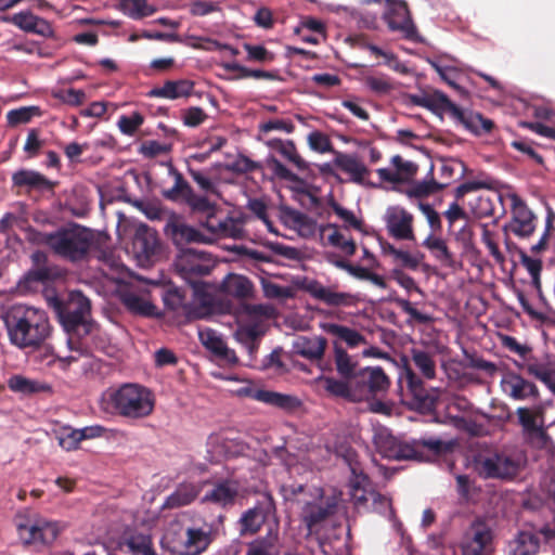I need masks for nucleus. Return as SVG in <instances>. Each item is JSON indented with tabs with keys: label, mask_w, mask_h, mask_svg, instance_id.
Segmentation results:
<instances>
[{
	"label": "nucleus",
	"mask_w": 555,
	"mask_h": 555,
	"mask_svg": "<svg viewBox=\"0 0 555 555\" xmlns=\"http://www.w3.org/2000/svg\"><path fill=\"white\" fill-rule=\"evenodd\" d=\"M3 322L10 343L18 349H38L52 330L44 310L25 305L11 307Z\"/></svg>",
	"instance_id": "f257e3e1"
},
{
	"label": "nucleus",
	"mask_w": 555,
	"mask_h": 555,
	"mask_svg": "<svg viewBox=\"0 0 555 555\" xmlns=\"http://www.w3.org/2000/svg\"><path fill=\"white\" fill-rule=\"evenodd\" d=\"M319 383L331 396L351 402L375 399L386 393L390 386L389 377L380 366L362 367L350 382H338L331 376H321Z\"/></svg>",
	"instance_id": "f03ea898"
},
{
	"label": "nucleus",
	"mask_w": 555,
	"mask_h": 555,
	"mask_svg": "<svg viewBox=\"0 0 555 555\" xmlns=\"http://www.w3.org/2000/svg\"><path fill=\"white\" fill-rule=\"evenodd\" d=\"M101 406L106 413L140 420L153 413L155 398L144 386L124 384L116 389H107L102 395Z\"/></svg>",
	"instance_id": "7ed1b4c3"
},
{
	"label": "nucleus",
	"mask_w": 555,
	"mask_h": 555,
	"mask_svg": "<svg viewBox=\"0 0 555 555\" xmlns=\"http://www.w3.org/2000/svg\"><path fill=\"white\" fill-rule=\"evenodd\" d=\"M375 444L383 457L396 461L427 462L431 456L441 455L451 449L450 443L434 436L405 442L390 434H380Z\"/></svg>",
	"instance_id": "20e7f679"
},
{
	"label": "nucleus",
	"mask_w": 555,
	"mask_h": 555,
	"mask_svg": "<svg viewBox=\"0 0 555 555\" xmlns=\"http://www.w3.org/2000/svg\"><path fill=\"white\" fill-rule=\"evenodd\" d=\"M41 242L60 258L79 262L88 257L94 244V234L91 230L74 223L44 233Z\"/></svg>",
	"instance_id": "39448f33"
},
{
	"label": "nucleus",
	"mask_w": 555,
	"mask_h": 555,
	"mask_svg": "<svg viewBox=\"0 0 555 555\" xmlns=\"http://www.w3.org/2000/svg\"><path fill=\"white\" fill-rule=\"evenodd\" d=\"M212 541L211 530L203 528H188L184 534L181 530H167L160 540V555H201Z\"/></svg>",
	"instance_id": "423d86ee"
},
{
	"label": "nucleus",
	"mask_w": 555,
	"mask_h": 555,
	"mask_svg": "<svg viewBox=\"0 0 555 555\" xmlns=\"http://www.w3.org/2000/svg\"><path fill=\"white\" fill-rule=\"evenodd\" d=\"M15 527L25 545L50 546L60 534L59 524L41 516L17 517Z\"/></svg>",
	"instance_id": "0eeeda50"
},
{
	"label": "nucleus",
	"mask_w": 555,
	"mask_h": 555,
	"mask_svg": "<svg viewBox=\"0 0 555 555\" xmlns=\"http://www.w3.org/2000/svg\"><path fill=\"white\" fill-rule=\"evenodd\" d=\"M406 392L404 403L410 410L421 414H431L436 411L440 399L438 388H426L422 378L409 366L404 371Z\"/></svg>",
	"instance_id": "6e6552de"
},
{
	"label": "nucleus",
	"mask_w": 555,
	"mask_h": 555,
	"mask_svg": "<svg viewBox=\"0 0 555 555\" xmlns=\"http://www.w3.org/2000/svg\"><path fill=\"white\" fill-rule=\"evenodd\" d=\"M50 305L67 333L77 332L81 326L86 328L90 301L80 292L72 293L67 301L54 297L50 300Z\"/></svg>",
	"instance_id": "1a4fd4ad"
},
{
	"label": "nucleus",
	"mask_w": 555,
	"mask_h": 555,
	"mask_svg": "<svg viewBox=\"0 0 555 555\" xmlns=\"http://www.w3.org/2000/svg\"><path fill=\"white\" fill-rule=\"evenodd\" d=\"M554 541L555 528L551 524H529L516 534L509 555H537L542 544L552 545Z\"/></svg>",
	"instance_id": "9d476101"
},
{
	"label": "nucleus",
	"mask_w": 555,
	"mask_h": 555,
	"mask_svg": "<svg viewBox=\"0 0 555 555\" xmlns=\"http://www.w3.org/2000/svg\"><path fill=\"white\" fill-rule=\"evenodd\" d=\"M522 466L520 456L494 453L476 462V468L483 478L511 480L518 475Z\"/></svg>",
	"instance_id": "9b49d317"
},
{
	"label": "nucleus",
	"mask_w": 555,
	"mask_h": 555,
	"mask_svg": "<svg viewBox=\"0 0 555 555\" xmlns=\"http://www.w3.org/2000/svg\"><path fill=\"white\" fill-rule=\"evenodd\" d=\"M338 508L337 498L321 495L318 500L307 502L301 509L300 520L306 526L308 533H318L323 524L334 516Z\"/></svg>",
	"instance_id": "f8f14e48"
},
{
	"label": "nucleus",
	"mask_w": 555,
	"mask_h": 555,
	"mask_svg": "<svg viewBox=\"0 0 555 555\" xmlns=\"http://www.w3.org/2000/svg\"><path fill=\"white\" fill-rule=\"evenodd\" d=\"M176 268L180 275L192 284L194 293L197 294L203 284L196 282L195 279L208 275L212 266L205 253L188 248L178 257Z\"/></svg>",
	"instance_id": "ddd939ff"
},
{
	"label": "nucleus",
	"mask_w": 555,
	"mask_h": 555,
	"mask_svg": "<svg viewBox=\"0 0 555 555\" xmlns=\"http://www.w3.org/2000/svg\"><path fill=\"white\" fill-rule=\"evenodd\" d=\"M494 533L482 518L475 519L466 531L461 544L462 555H487L492 551Z\"/></svg>",
	"instance_id": "4468645a"
},
{
	"label": "nucleus",
	"mask_w": 555,
	"mask_h": 555,
	"mask_svg": "<svg viewBox=\"0 0 555 555\" xmlns=\"http://www.w3.org/2000/svg\"><path fill=\"white\" fill-rule=\"evenodd\" d=\"M384 20L391 31L400 34L403 39L415 43H423L424 38L413 23L406 2L399 1L391 4L384 14Z\"/></svg>",
	"instance_id": "2eb2a0df"
},
{
	"label": "nucleus",
	"mask_w": 555,
	"mask_h": 555,
	"mask_svg": "<svg viewBox=\"0 0 555 555\" xmlns=\"http://www.w3.org/2000/svg\"><path fill=\"white\" fill-rule=\"evenodd\" d=\"M516 365L529 376L542 383L555 395V357L547 353H532Z\"/></svg>",
	"instance_id": "dca6fc26"
},
{
	"label": "nucleus",
	"mask_w": 555,
	"mask_h": 555,
	"mask_svg": "<svg viewBox=\"0 0 555 555\" xmlns=\"http://www.w3.org/2000/svg\"><path fill=\"white\" fill-rule=\"evenodd\" d=\"M352 474L354 475V480L351 481L352 487V499L356 505L365 504L370 499L372 500L373 509L388 518L393 517L395 511L391 504V500L379 492L371 491L367 492L364 489V486L369 482V478L366 475L360 473L357 474V469L354 467L351 468Z\"/></svg>",
	"instance_id": "f3484780"
},
{
	"label": "nucleus",
	"mask_w": 555,
	"mask_h": 555,
	"mask_svg": "<svg viewBox=\"0 0 555 555\" xmlns=\"http://www.w3.org/2000/svg\"><path fill=\"white\" fill-rule=\"evenodd\" d=\"M511 199L512 219L504 227L505 232H511L517 237L526 238L533 234L537 228V217L526 205L525 201L517 194H513Z\"/></svg>",
	"instance_id": "a211bd4d"
},
{
	"label": "nucleus",
	"mask_w": 555,
	"mask_h": 555,
	"mask_svg": "<svg viewBox=\"0 0 555 555\" xmlns=\"http://www.w3.org/2000/svg\"><path fill=\"white\" fill-rule=\"evenodd\" d=\"M211 489L202 498V503H211L221 508H230L235 505L240 495L241 483L234 478H220L216 481H206Z\"/></svg>",
	"instance_id": "6ab92c4d"
},
{
	"label": "nucleus",
	"mask_w": 555,
	"mask_h": 555,
	"mask_svg": "<svg viewBox=\"0 0 555 555\" xmlns=\"http://www.w3.org/2000/svg\"><path fill=\"white\" fill-rule=\"evenodd\" d=\"M386 229L388 234L399 241H414L413 230L414 217L411 212L400 206H391L385 215Z\"/></svg>",
	"instance_id": "aec40b11"
},
{
	"label": "nucleus",
	"mask_w": 555,
	"mask_h": 555,
	"mask_svg": "<svg viewBox=\"0 0 555 555\" xmlns=\"http://www.w3.org/2000/svg\"><path fill=\"white\" fill-rule=\"evenodd\" d=\"M516 414L526 439L531 443H537L539 447H545L550 437L543 427L542 417L526 406L518 408Z\"/></svg>",
	"instance_id": "412c9836"
},
{
	"label": "nucleus",
	"mask_w": 555,
	"mask_h": 555,
	"mask_svg": "<svg viewBox=\"0 0 555 555\" xmlns=\"http://www.w3.org/2000/svg\"><path fill=\"white\" fill-rule=\"evenodd\" d=\"M165 233L177 246H183L190 243L210 242L201 231L186 224L183 219L177 215L169 217L165 225Z\"/></svg>",
	"instance_id": "4be33fe9"
},
{
	"label": "nucleus",
	"mask_w": 555,
	"mask_h": 555,
	"mask_svg": "<svg viewBox=\"0 0 555 555\" xmlns=\"http://www.w3.org/2000/svg\"><path fill=\"white\" fill-rule=\"evenodd\" d=\"M306 291L315 299L332 307H351L359 301L358 295L336 292L333 287L322 285L318 281H311L307 284Z\"/></svg>",
	"instance_id": "5701e85b"
},
{
	"label": "nucleus",
	"mask_w": 555,
	"mask_h": 555,
	"mask_svg": "<svg viewBox=\"0 0 555 555\" xmlns=\"http://www.w3.org/2000/svg\"><path fill=\"white\" fill-rule=\"evenodd\" d=\"M5 21L18 27L25 33L36 34L44 38H54L55 31L50 22L35 15L30 11H22L7 17Z\"/></svg>",
	"instance_id": "b1692460"
},
{
	"label": "nucleus",
	"mask_w": 555,
	"mask_h": 555,
	"mask_svg": "<svg viewBox=\"0 0 555 555\" xmlns=\"http://www.w3.org/2000/svg\"><path fill=\"white\" fill-rule=\"evenodd\" d=\"M159 248L156 231L146 224H140L132 240V249L139 261H150Z\"/></svg>",
	"instance_id": "393cba45"
},
{
	"label": "nucleus",
	"mask_w": 555,
	"mask_h": 555,
	"mask_svg": "<svg viewBox=\"0 0 555 555\" xmlns=\"http://www.w3.org/2000/svg\"><path fill=\"white\" fill-rule=\"evenodd\" d=\"M503 391L514 400L539 399L537 385L517 373L509 372L502 379Z\"/></svg>",
	"instance_id": "a878e982"
},
{
	"label": "nucleus",
	"mask_w": 555,
	"mask_h": 555,
	"mask_svg": "<svg viewBox=\"0 0 555 555\" xmlns=\"http://www.w3.org/2000/svg\"><path fill=\"white\" fill-rule=\"evenodd\" d=\"M281 222L299 233L302 237H310L317 231V222L308 215L289 206L282 205L279 209Z\"/></svg>",
	"instance_id": "bb28decb"
},
{
	"label": "nucleus",
	"mask_w": 555,
	"mask_h": 555,
	"mask_svg": "<svg viewBox=\"0 0 555 555\" xmlns=\"http://www.w3.org/2000/svg\"><path fill=\"white\" fill-rule=\"evenodd\" d=\"M283 544L278 528H270L246 545L245 555H281Z\"/></svg>",
	"instance_id": "cd10ccee"
},
{
	"label": "nucleus",
	"mask_w": 555,
	"mask_h": 555,
	"mask_svg": "<svg viewBox=\"0 0 555 555\" xmlns=\"http://www.w3.org/2000/svg\"><path fill=\"white\" fill-rule=\"evenodd\" d=\"M194 86L190 79L166 80L163 86L151 89L146 95L167 100L188 99L193 94Z\"/></svg>",
	"instance_id": "c85d7f7f"
},
{
	"label": "nucleus",
	"mask_w": 555,
	"mask_h": 555,
	"mask_svg": "<svg viewBox=\"0 0 555 555\" xmlns=\"http://www.w3.org/2000/svg\"><path fill=\"white\" fill-rule=\"evenodd\" d=\"M378 243L382 254L391 258V262L396 266L395 269L402 270V268H405L415 271L424 257V255L420 253L411 254L408 250L396 248L392 244L382 237H378Z\"/></svg>",
	"instance_id": "c756f323"
},
{
	"label": "nucleus",
	"mask_w": 555,
	"mask_h": 555,
	"mask_svg": "<svg viewBox=\"0 0 555 555\" xmlns=\"http://www.w3.org/2000/svg\"><path fill=\"white\" fill-rule=\"evenodd\" d=\"M326 347L327 340L322 336H299L293 344V350L296 354L311 361L321 360Z\"/></svg>",
	"instance_id": "7c9ffc66"
},
{
	"label": "nucleus",
	"mask_w": 555,
	"mask_h": 555,
	"mask_svg": "<svg viewBox=\"0 0 555 555\" xmlns=\"http://www.w3.org/2000/svg\"><path fill=\"white\" fill-rule=\"evenodd\" d=\"M201 343L211 351L216 357L227 361L228 363H237L235 351L228 348L223 339L212 330H201L198 332Z\"/></svg>",
	"instance_id": "2f4dec72"
},
{
	"label": "nucleus",
	"mask_w": 555,
	"mask_h": 555,
	"mask_svg": "<svg viewBox=\"0 0 555 555\" xmlns=\"http://www.w3.org/2000/svg\"><path fill=\"white\" fill-rule=\"evenodd\" d=\"M12 182L14 186L27 188L29 191H51L54 188V183L40 172L26 169L14 172Z\"/></svg>",
	"instance_id": "473e14b6"
},
{
	"label": "nucleus",
	"mask_w": 555,
	"mask_h": 555,
	"mask_svg": "<svg viewBox=\"0 0 555 555\" xmlns=\"http://www.w3.org/2000/svg\"><path fill=\"white\" fill-rule=\"evenodd\" d=\"M334 363L337 374L340 376L338 382H350L361 371L357 361L343 348L338 341H334Z\"/></svg>",
	"instance_id": "72a5a7b5"
},
{
	"label": "nucleus",
	"mask_w": 555,
	"mask_h": 555,
	"mask_svg": "<svg viewBox=\"0 0 555 555\" xmlns=\"http://www.w3.org/2000/svg\"><path fill=\"white\" fill-rule=\"evenodd\" d=\"M452 118L476 135L489 133L494 127L491 119L485 118L479 113L464 111L462 108H460V114H454Z\"/></svg>",
	"instance_id": "f704fd0d"
},
{
	"label": "nucleus",
	"mask_w": 555,
	"mask_h": 555,
	"mask_svg": "<svg viewBox=\"0 0 555 555\" xmlns=\"http://www.w3.org/2000/svg\"><path fill=\"white\" fill-rule=\"evenodd\" d=\"M120 545L127 546L131 555H158L153 547L151 534L127 531L122 535Z\"/></svg>",
	"instance_id": "c9c22d12"
},
{
	"label": "nucleus",
	"mask_w": 555,
	"mask_h": 555,
	"mask_svg": "<svg viewBox=\"0 0 555 555\" xmlns=\"http://www.w3.org/2000/svg\"><path fill=\"white\" fill-rule=\"evenodd\" d=\"M120 299L127 311L134 315L145 318L157 315V307L144 296L133 292H126L121 295Z\"/></svg>",
	"instance_id": "e433bc0d"
},
{
	"label": "nucleus",
	"mask_w": 555,
	"mask_h": 555,
	"mask_svg": "<svg viewBox=\"0 0 555 555\" xmlns=\"http://www.w3.org/2000/svg\"><path fill=\"white\" fill-rule=\"evenodd\" d=\"M334 163L358 184H363L365 176L370 173L366 166L354 155L338 153Z\"/></svg>",
	"instance_id": "4c0bfd02"
},
{
	"label": "nucleus",
	"mask_w": 555,
	"mask_h": 555,
	"mask_svg": "<svg viewBox=\"0 0 555 555\" xmlns=\"http://www.w3.org/2000/svg\"><path fill=\"white\" fill-rule=\"evenodd\" d=\"M199 483L183 482L167 496L164 506L167 508H178L191 504L201 493Z\"/></svg>",
	"instance_id": "58836bf2"
},
{
	"label": "nucleus",
	"mask_w": 555,
	"mask_h": 555,
	"mask_svg": "<svg viewBox=\"0 0 555 555\" xmlns=\"http://www.w3.org/2000/svg\"><path fill=\"white\" fill-rule=\"evenodd\" d=\"M322 330L344 341L349 348L366 344L365 337L354 328L336 323H322Z\"/></svg>",
	"instance_id": "ea45409f"
},
{
	"label": "nucleus",
	"mask_w": 555,
	"mask_h": 555,
	"mask_svg": "<svg viewBox=\"0 0 555 555\" xmlns=\"http://www.w3.org/2000/svg\"><path fill=\"white\" fill-rule=\"evenodd\" d=\"M222 289L230 296L247 299L253 296L254 284L244 275L229 274L222 282Z\"/></svg>",
	"instance_id": "a19ab883"
},
{
	"label": "nucleus",
	"mask_w": 555,
	"mask_h": 555,
	"mask_svg": "<svg viewBox=\"0 0 555 555\" xmlns=\"http://www.w3.org/2000/svg\"><path fill=\"white\" fill-rule=\"evenodd\" d=\"M169 175L173 177L175 184L172 188L163 190L162 195L171 202H183L186 203V199L191 195L193 189L189 184V182L184 179L182 173L176 169L172 165L169 166Z\"/></svg>",
	"instance_id": "79ce46f5"
},
{
	"label": "nucleus",
	"mask_w": 555,
	"mask_h": 555,
	"mask_svg": "<svg viewBox=\"0 0 555 555\" xmlns=\"http://www.w3.org/2000/svg\"><path fill=\"white\" fill-rule=\"evenodd\" d=\"M267 145L279 152L285 159L292 163L298 170L305 171L309 168L308 163L298 154L295 143L292 140L272 139Z\"/></svg>",
	"instance_id": "37998d69"
},
{
	"label": "nucleus",
	"mask_w": 555,
	"mask_h": 555,
	"mask_svg": "<svg viewBox=\"0 0 555 555\" xmlns=\"http://www.w3.org/2000/svg\"><path fill=\"white\" fill-rule=\"evenodd\" d=\"M222 67L227 72L237 73V75L235 77L236 79L255 78V79H266V80H282L278 69H274V70L253 69V68H248L244 65H241L237 62L223 63Z\"/></svg>",
	"instance_id": "c03bdc74"
},
{
	"label": "nucleus",
	"mask_w": 555,
	"mask_h": 555,
	"mask_svg": "<svg viewBox=\"0 0 555 555\" xmlns=\"http://www.w3.org/2000/svg\"><path fill=\"white\" fill-rule=\"evenodd\" d=\"M266 521V514L261 507L255 506L245 511L240 520V535H253L259 532Z\"/></svg>",
	"instance_id": "a18cd8bd"
},
{
	"label": "nucleus",
	"mask_w": 555,
	"mask_h": 555,
	"mask_svg": "<svg viewBox=\"0 0 555 555\" xmlns=\"http://www.w3.org/2000/svg\"><path fill=\"white\" fill-rule=\"evenodd\" d=\"M254 398L285 410H293L299 405V400L296 397L270 390H257Z\"/></svg>",
	"instance_id": "49530a36"
},
{
	"label": "nucleus",
	"mask_w": 555,
	"mask_h": 555,
	"mask_svg": "<svg viewBox=\"0 0 555 555\" xmlns=\"http://www.w3.org/2000/svg\"><path fill=\"white\" fill-rule=\"evenodd\" d=\"M426 108L437 114L448 113L451 117L454 114H460V107L447 94L438 90L427 92Z\"/></svg>",
	"instance_id": "de8ad7c7"
},
{
	"label": "nucleus",
	"mask_w": 555,
	"mask_h": 555,
	"mask_svg": "<svg viewBox=\"0 0 555 555\" xmlns=\"http://www.w3.org/2000/svg\"><path fill=\"white\" fill-rule=\"evenodd\" d=\"M8 387L10 390L23 395H33L50 390L48 385L29 379L23 375L11 376L8 380Z\"/></svg>",
	"instance_id": "09e8293b"
},
{
	"label": "nucleus",
	"mask_w": 555,
	"mask_h": 555,
	"mask_svg": "<svg viewBox=\"0 0 555 555\" xmlns=\"http://www.w3.org/2000/svg\"><path fill=\"white\" fill-rule=\"evenodd\" d=\"M423 246L426 247L440 262L448 266H452L454 262L453 254L450 251L446 241L441 237H437L433 234L428 235L424 240Z\"/></svg>",
	"instance_id": "8fccbe9b"
},
{
	"label": "nucleus",
	"mask_w": 555,
	"mask_h": 555,
	"mask_svg": "<svg viewBox=\"0 0 555 555\" xmlns=\"http://www.w3.org/2000/svg\"><path fill=\"white\" fill-rule=\"evenodd\" d=\"M411 357L415 367L424 378L434 379L436 377V362L429 352L421 349H412Z\"/></svg>",
	"instance_id": "3c124183"
},
{
	"label": "nucleus",
	"mask_w": 555,
	"mask_h": 555,
	"mask_svg": "<svg viewBox=\"0 0 555 555\" xmlns=\"http://www.w3.org/2000/svg\"><path fill=\"white\" fill-rule=\"evenodd\" d=\"M121 11L133 20H141L155 13V8L146 0H121Z\"/></svg>",
	"instance_id": "603ef678"
},
{
	"label": "nucleus",
	"mask_w": 555,
	"mask_h": 555,
	"mask_svg": "<svg viewBox=\"0 0 555 555\" xmlns=\"http://www.w3.org/2000/svg\"><path fill=\"white\" fill-rule=\"evenodd\" d=\"M41 111L38 106H23L16 109H11L7 114L8 124L11 127L29 122L33 117L40 116Z\"/></svg>",
	"instance_id": "864d4df0"
},
{
	"label": "nucleus",
	"mask_w": 555,
	"mask_h": 555,
	"mask_svg": "<svg viewBox=\"0 0 555 555\" xmlns=\"http://www.w3.org/2000/svg\"><path fill=\"white\" fill-rule=\"evenodd\" d=\"M393 301L396 305L410 318L408 320L409 323H417V324H429L433 322L434 318L429 314L423 313L415 309L410 300L404 298H395Z\"/></svg>",
	"instance_id": "5fc2aeb1"
},
{
	"label": "nucleus",
	"mask_w": 555,
	"mask_h": 555,
	"mask_svg": "<svg viewBox=\"0 0 555 555\" xmlns=\"http://www.w3.org/2000/svg\"><path fill=\"white\" fill-rule=\"evenodd\" d=\"M263 334L262 324L257 321L240 325L236 332V336L242 343L258 341Z\"/></svg>",
	"instance_id": "6e6d98bb"
},
{
	"label": "nucleus",
	"mask_w": 555,
	"mask_h": 555,
	"mask_svg": "<svg viewBox=\"0 0 555 555\" xmlns=\"http://www.w3.org/2000/svg\"><path fill=\"white\" fill-rule=\"evenodd\" d=\"M244 49L247 53L246 60L248 62H258L266 64L271 63L275 60L274 53L269 51L266 47L261 44L245 43Z\"/></svg>",
	"instance_id": "4d7b16f0"
},
{
	"label": "nucleus",
	"mask_w": 555,
	"mask_h": 555,
	"mask_svg": "<svg viewBox=\"0 0 555 555\" xmlns=\"http://www.w3.org/2000/svg\"><path fill=\"white\" fill-rule=\"evenodd\" d=\"M521 263L529 272L531 279H532V285L539 293L540 297H542L541 294V271H542V261L540 259H535L532 257H529L526 254H521Z\"/></svg>",
	"instance_id": "13d9d810"
},
{
	"label": "nucleus",
	"mask_w": 555,
	"mask_h": 555,
	"mask_svg": "<svg viewBox=\"0 0 555 555\" xmlns=\"http://www.w3.org/2000/svg\"><path fill=\"white\" fill-rule=\"evenodd\" d=\"M143 122V115L139 112H133L129 116H120L117 125L121 133L127 135H133L137 132V130L142 126Z\"/></svg>",
	"instance_id": "bf43d9fd"
},
{
	"label": "nucleus",
	"mask_w": 555,
	"mask_h": 555,
	"mask_svg": "<svg viewBox=\"0 0 555 555\" xmlns=\"http://www.w3.org/2000/svg\"><path fill=\"white\" fill-rule=\"evenodd\" d=\"M331 206L334 212L344 221L345 229L363 230V221L358 219L351 210L344 208L335 201H332Z\"/></svg>",
	"instance_id": "052dcab7"
},
{
	"label": "nucleus",
	"mask_w": 555,
	"mask_h": 555,
	"mask_svg": "<svg viewBox=\"0 0 555 555\" xmlns=\"http://www.w3.org/2000/svg\"><path fill=\"white\" fill-rule=\"evenodd\" d=\"M59 446L65 451H73L78 449L81 438L79 430L70 427L63 428L56 436Z\"/></svg>",
	"instance_id": "680f3d73"
},
{
	"label": "nucleus",
	"mask_w": 555,
	"mask_h": 555,
	"mask_svg": "<svg viewBox=\"0 0 555 555\" xmlns=\"http://www.w3.org/2000/svg\"><path fill=\"white\" fill-rule=\"evenodd\" d=\"M193 212L209 214L212 210H217V205L211 203L207 197L195 194L192 191L191 195L185 203Z\"/></svg>",
	"instance_id": "e2e57ef3"
},
{
	"label": "nucleus",
	"mask_w": 555,
	"mask_h": 555,
	"mask_svg": "<svg viewBox=\"0 0 555 555\" xmlns=\"http://www.w3.org/2000/svg\"><path fill=\"white\" fill-rule=\"evenodd\" d=\"M494 180L488 178L485 180L467 181L460 184L455 190L456 198H462L465 194L477 190H492L494 188Z\"/></svg>",
	"instance_id": "0e129e2a"
},
{
	"label": "nucleus",
	"mask_w": 555,
	"mask_h": 555,
	"mask_svg": "<svg viewBox=\"0 0 555 555\" xmlns=\"http://www.w3.org/2000/svg\"><path fill=\"white\" fill-rule=\"evenodd\" d=\"M308 144L311 150L318 153H326L333 150L328 135L318 130L309 133Z\"/></svg>",
	"instance_id": "69168bd1"
},
{
	"label": "nucleus",
	"mask_w": 555,
	"mask_h": 555,
	"mask_svg": "<svg viewBox=\"0 0 555 555\" xmlns=\"http://www.w3.org/2000/svg\"><path fill=\"white\" fill-rule=\"evenodd\" d=\"M552 243L555 244V228L553 227L551 217H548L546 219L545 231L538 243L531 246V251L533 254H540L546 250Z\"/></svg>",
	"instance_id": "338daca9"
},
{
	"label": "nucleus",
	"mask_w": 555,
	"mask_h": 555,
	"mask_svg": "<svg viewBox=\"0 0 555 555\" xmlns=\"http://www.w3.org/2000/svg\"><path fill=\"white\" fill-rule=\"evenodd\" d=\"M365 86L377 94H387L393 86L386 76H367L364 78Z\"/></svg>",
	"instance_id": "774afa93"
}]
</instances>
